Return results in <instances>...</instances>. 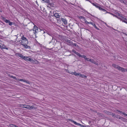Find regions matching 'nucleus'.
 <instances>
[{
    "label": "nucleus",
    "mask_w": 127,
    "mask_h": 127,
    "mask_svg": "<svg viewBox=\"0 0 127 127\" xmlns=\"http://www.w3.org/2000/svg\"><path fill=\"white\" fill-rule=\"evenodd\" d=\"M80 19H84V20L85 19L82 16H81L80 17Z\"/></svg>",
    "instance_id": "nucleus-46"
},
{
    "label": "nucleus",
    "mask_w": 127,
    "mask_h": 127,
    "mask_svg": "<svg viewBox=\"0 0 127 127\" xmlns=\"http://www.w3.org/2000/svg\"><path fill=\"white\" fill-rule=\"evenodd\" d=\"M92 4L93 5L95 6L97 8L99 7V6H100V5L99 4L96 3H93Z\"/></svg>",
    "instance_id": "nucleus-13"
},
{
    "label": "nucleus",
    "mask_w": 127,
    "mask_h": 127,
    "mask_svg": "<svg viewBox=\"0 0 127 127\" xmlns=\"http://www.w3.org/2000/svg\"><path fill=\"white\" fill-rule=\"evenodd\" d=\"M72 52H73V53H74L75 54L77 52H76V51L73 50L72 51Z\"/></svg>",
    "instance_id": "nucleus-42"
},
{
    "label": "nucleus",
    "mask_w": 127,
    "mask_h": 127,
    "mask_svg": "<svg viewBox=\"0 0 127 127\" xmlns=\"http://www.w3.org/2000/svg\"><path fill=\"white\" fill-rule=\"evenodd\" d=\"M84 59L85 60L87 61H88L90 62V61L89 60H90V59L89 58H87L86 57H85V58Z\"/></svg>",
    "instance_id": "nucleus-26"
},
{
    "label": "nucleus",
    "mask_w": 127,
    "mask_h": 127,
    "mask_svg": "<svg viewBox=\"0 0 127 127\" xmlns=\"http://www.w3.org/2000/svg\"><path fill=\"white\" fill-rule=\"evenodd\" d=\"M116 111L117 112H118V114H122V113H123V112L122 111H119V110H116Z\"/></svg>",
    "instance_id": "nucleus-22"
},
{
    "label": "nucleus",
    "mask_w": 127,
    "mask_h": 127,
    "mask_svg": "<svg viewBox=\"0 0 127 127\" xmlns=\"http://www.w3.org/2000/svg\"><path fill=\"white\" fill-rule=\"evenodd\" d=\"M80 76L81 77L83 78V77H87V76L85 75L84 74H81V75H80Z\"/></svg>",
    "instance_id": "nucleus-27"
},
{
    "label": "nucleus",
    "mask_w": 127,
    "mask_h": 127,
    "mask_svg": "<svg viewBox=\"0 0 127 127\" xmlns=\"http://www.w3.org/2000/svg\"><path fill=\"white\" fill-rule=\"evenodd\" d=\"M69 121L74 123V124H75V125H77L78 126H80V127H81V124H80L79 123H77L75 121H73V120L71 119H70Z\"/></svg>",
    "instance_id": "nucleus-6"
},
{
    "label": "nucleus",
    "mask_w": 127,
    "mask_h": 127,
    "mask_svg": "<svg viewBox=\"0 0 127 127\" xmlns=\"http://www.w3.org/2000/svg\"><path fill=\"white\" fill-rule=\"evenodd\" d=\"M127 114H126L125 112H123L122 114L124 115L125 116H126Z\"/></svg>",
    "instance_id": "nucleus-47"
},
{
    "label": "nucleus",
    "mask_w": 127,
    "mask_h": 127,
    "mask_svg": "<svg viewBox=\"0 0 127 127\" xmlns=\"http://www.w3.org/2000/svg\"><path fill=\"white\" fill-rule=\"evenodd\" d=\"M126 116H127V114Z\"/></svg>",
    "instance_id": "nucleus-60"
},
{
    "label": "nucleus",
    "mask_w": 127,
    "mask_h": 127,
    "mask_svg": "<svg viewBox=\"0 0 127 127\" xmlns=\"http://www.w3.org/2000/svg\"><path fill=\"white\" fill-rule=\"evenodd\" d=\"M89 61H90V62L94 64L97 65H98V63L95 62L94 59H90V60Z\"/></svg>",
    "instance_id": "nucleus-12"
},
{
    "label": "nucleus",
    "mask_w": 127,
    "mask_h": 127,
    "mask_svg": "<svg viewBox=\"0 0 127 127\" xmlns=\"http://www.w3.org/2000/svg\"><path fill=\"white\" fill-rule=\"evenodd\" d=\"M75 54H76L77 55L79 56V57H80V56L81 55L80 53H78V52H76Z\"/></svg>",
    "instance_id": "nucleus-39"
},
{
    "label": "nucleus",
    "mask_w": 127,
    "mask_h": 127,
    "mask_svg": "<svg viewBox=\"0 0 127 127\" xmlns=\"http://www.w3.org/2000/svg\"><path fill=\"white\" fill-rule=\"evenodd\" d=\"M73 73L75 75L80 76V75H81V74L79 73H77L75 72Z\"/></svg>",
    "instance_id": "nucleus-19"
},
{
    "label": "nucleus",
    "mask_w": 127,
    "mask_h": 127,
    "mask_svg": "<svg viewBox=\"0 0 127 127\" xmlns=\"http://www.w3.org/2000/svg\"><path fill=\"white\" fill-rule=\"evenodd\" d=\"M117 15L120 16L119 19L121 21H122L123 22H124L126 23L127 24V19L123 17L122 16H120V14L119 13H118L117 14Z\"/></svg>",
    "instance_id": "nucleus-1"
},
{
    "label": "nucleus",
    "mask_w": 127,
    "mask_h": 127,
    "mask_svg": "<svg viewBox=\"0 0 127 127\" xmlns=\"http://www.w3.org/2000/svg\"><path fill=\"white\" fill-rule=\"evenodd\" d=\"M25 56H24L22 55L21 54H20V55L19 57L21 58H22L23 59Z\"/></svg>",
    "instance_id": "nucleus-31"
},
{
    "label": "nucleus",
    "mask_w": 127,
    "mask_h": 127,
    "mask_svg": "<svg viewBox=\"0 0 127 127\" xmlns=\"http://www.w3.org/2000/svg\"><path fill=\"white\" fill-rule=\"evenodd\" d=\"M8 23L9 25L11 26L12 25V22H10L9 21V22Z\"/></svg>",
    "instance_id": "nucleus-44"
},
{
    "label": "nucleus",
    "mask_w": 127,
    "mask_h": 127,
    "mask_svg": "<svg viewBox=\"0 0 127 127\" xmlns=\"http://www.w3.org/2000/svg\"><path fill=\"white\" fill-rule=\"evenodd\" d=\"M29 106L30 105H26V108L27 109H28L29 110Z\"/></svg>",
    "instance_id": "nucleus-35"
},
{
    "label": "nucleus",
    "mask_w": 127,
    "mask_h": 127,
    "mask_svg": "<svg viewBox=\"0 0 127 127\" xmlns=\"http://www.w3.org/2000/svg\"><path fill=\"white\" fill-rule=\"evenodd\" d=\"M10 21L9 20H5V21H4L6 23H8Z\"/></svg>",
    "instance_id": "nucleus-38"
},
{
    "label": "nucleus",
    "mask_w": 127,
    "mask_h": 127,
    "mask_svg": "<svg viewBox=\"0 0 127 127\" xmlns=\"http://www.w3.org/2000/svg\"><path fill=\"white\" fill-rule=\"evenodd\" d=\"M98 8L100 10H101L103 11L106 12H107V11L106 10H105L104 9H103L102 8L100 7V6H99V7H98Z\"/></svg>",
    "instance_id": "nucleus-18"
},
{
    "label": "nucleus",
    "mask_w": 127,
    "mask_h": 127,
    "mask_svg": "<svg viewBox=\"0 0 127 127\" xmlns=\"http://www.w3.org/2000/svg\"><path fill=\"white\" fill-rule=\"evenodd\" d=\"M5 46H1V48L2 49H6V48H5ZM6 49H7V48H6Z\"/></svg>",
    "instance_id": "nucleus-37"
},
{
    "label": "nucleus",
    "mask_w": 127,
    "mask_h": 127,
    "mask_svg": "<svg viewBox=\"0 0 127 127\" xmlns=\"http://www.w3.org/2000/svg\"><path fill=\"white\" fill-rule=\"evenodd\" d=\"M119 70H121L122 72H125L126 70H127V69H125L123 68L120 67Z\"/></svg>",
    "instance_id": "nucleus-14"
},
{
    "label": "nucleus",
    "mask_w": 127,
    "mask_h": 127,
    "mask_svg": "<svg viewBox=\"0 0 127 127\" xmlns=\"http://www.w3.org/2000/svg\"><path fill=\"white\" fill-rule=\"evenodd\" d=\"M19 81L26 82L29 84H30L31 83V82L27 80L23 79H20L19 80Z\"/></svg>",
    "instance_id": "nucleus-7"
},
{
    "label": "nucleus",
    "mask_w": 127,
    "mask_h": 127,
    "mask_svg": "<svg viewBox=\"0 0 127 127\" xmlns=\"http://www.w3.org/2000/svg\"><path fill=\"white\" fill-rule=\"evenodd\" d=\"M73 45H74L75 47H76V46H77V45L76 43H74V44L73 43L72 46H73Z\"/></svg>",
    "instance_id": "nucleus-45"
},
{
    "label": "nucleus",
    "mask_w": 127,
    "mask_h": 127,
    "mask_svg": "<svg viewBox=\"0 0 127 127\" xmlns=\"http://www.w3.org/2000/svg\"><path fill=\"white\" fill-rule=\"evenodd\" d=\"M42 1H44V2L47 3L48 5L52 6H53V4L52 3H50L49 0H42Z\"/></svg>",
    "instance_id": "nucleus-3"
},
{
    "label": "nucleus",
    "mask_w": 127,
    "mask_h": 127,
    "mask_svg": "<svg viewBox=\"0 0 127 127\" xmlns=\"http://www.w3.org/2000/svg\"><path fill=\"white\" fill-rule=\"evenodd\" d=\"M99 115L100 116H101V117H103V115L102 114L99 113Z\"/></svg>",
    "instance_id": "nucleus-49"
},
{
    "label": "nucleus",
    "mask_w": 127,
    "mask_h": 127,
    "mask_svg": "<svg viewBox=\"0 0 127 127\" xmlns=\"http://www.w3.org/2000/svg\"><path fill=\"white\" fill-rule=\"evenodd\" d=\"M112 66L114 68L117 69L119 70L120 66L114 64H112Z\"/></svg>",
    "instance_id": "nucleus-11"
},
{
    "label": "nucleus",
    "mask_w": 127,
    "mask_h": 127,
    "mask_svg": "<svg viewBox=\"0 0 127 127\" xmlns=\"http://www.w3.org/2000/svg\"><path fill=\"white\" fill-rule=\"evenodd\" d=\"M85 126H84L81 125V127H85Z\"/></svg>",
    "instance_id": "nucleus-53"
},
{
    "label": "nucleus",
    "mask_w": 127,
    "mask_h": 127,
    "mask_svg": "<svg viewBox=\"0 0 127 127\" xmlns=\"http://www.w3.org/2000/svg\"><path fill=\"white\" fill-rule=\"evenodd\" d=\"M23 41H24V43H25L26 44H28V41L26 38L25 37L24 35H23L21 37Z\"/></svg>",
    "instance_id": "nucleus-4"
},
{
    "label": "nucleus",
    "mask_w": 127,
    "mask_h": 127,
    "mask_svg": "<svg viewBox=\"0 0 127 127\" xmlns=\"http://www.w3.org/2000/svg\"><path fill=\"white\" fill-rule=\"evenodd\" d=\"M105 24L107 25V24H106V23H105Z\"/></svg>",
    "instance_id": "nucleus-59"
},
{
    "label": "nucleus",
    "mask_w": 127,
    "mask_h": 127,
    "mask_svg": "<svg viewBox=\"0 0 127 127\" xmlns=\"http://www.w3.org/2000/svg\"><path fill=\"white\" fill-rule=\"evenodd\" d=\"M84 21H85V22L86 24H89V22H88L86 20V19H84Z\"/></svg>",
    "instance_id": "nucleus-33"
},
{
    "label": "nucleus",
    "mask_w": 127,
    "mask_h": 127,
    "mask_svg": "<svg viewBox=\"0 0 127 127\" xmlns=\"http://www.w3.org/2000/svg\"><path fill=\"white\" fill-rule=\"evenodd\" d=\"M3 20L4 21H5V20H6V19L5 18L3 17Z\"/></svg>",
    "instance_id": "nucleus-50"
},
{
    "label": "nucleus",
    "mask_w": 127,
    "mask_h": 127,
    "mask_svg": "<svg viewBox=\"0 0 127 127\" xmlns=\"http://www.w3.org/2000/svg\"><path fill=\"white\" fill-rule=\"evenodd\" d=\"M126 71H127V70H126Z\"/></svg>",
    "instance_id": "nucleus-58"
},
{
    "label": "nucleus",
    "mask_w": 127,
    "mask_h": 127,
    "mask_svg": "<svg viewBox=\"0 0 127 127\" xmlns=\"http://www.w3.org/2000/svg\"><path fill=\"white\" fill-rule=\"evenodd\" d=\"M125 4L126 5V6L127 7V2H126Z\"/></svg>",
    "instance_id": "nucleus-51"
},
{
    "label": "nucleus",
    "mask_w": 127,
    "mask_h": 127,
    "mask_svg": "<svg viewBox=\"0 0 127 127\" xmlns=\"http://www.w3.org/2000/svg\"><path fill=\"white\" fill-rule=\"evenodd\" d=\"M89 24H92L93 25H93L94 24L92 22H89Z\"/></svg>",
    "instance_id": "nucleus-43"
},
{
    "label": "nucleus",
    "mask_w": 127,
    "mask_h": 127,
    "mask_svg": "<svg viewBox=\"0 0 127 127\" xmlns=\"http://www.w3.org/2000/svg\"><path fill=\"white\" fill-rule=\"evenodd\" d=\"M86 57V56H85V55H81L79 57H81L85 59V58Z\"/></svg>",
    "instance_id": "nucleus-30"
},
{
    "label": "nucleus",
    "mask_w": 127,
    "mask_h": 127,
    "mask_svg": "<svg viewBox=\"0 0 127 127\" xmlns=\"http://www.w3.org/2000/svg\"><path fill=\"white\" fill-rule=\"evenodd\" d=\"M89 1L90 2H91V3H92V2H91L90 1V0H89Z\"/></svg>",
    "instance_id": "nucleus-54"
},
{
    "label": "nucleus",
    "mask_w": 127,
    "mask_h": 127,
    "mask_svg": "<svg viewBox=\"0 0 127 127\" xmlns=\"http://www.w3.org/2000/svg\"><path fill=\"white\" fill-rule=\"evenodd\" d=\"M66 41L68 42L67 44L70 46H72L73 42L70 40L66 39Z\"/></svg>",
    "instance_id": "nucleus-8"
},
{
    "label": "nucleus",
    "mask_w": 127,
    "mask_h": 127,
    "mask_svg": "<svg viewBox=\"0 0 127 127\" xmlns=\"http://www.w3.org/2000/svg\"><path fill=\"white\" fill-rule=\"evenodd\" d=\"M106 13H107V12H106ZM107 13L110 14H111L112 15L114 16L115 17H116L117 18H118L119 19V18H120V17H118L117 16H116V15H114L113 13H110V12H107Z\"/></svg>",
    "instance_id": "nucleus-20"
},
{
    "label": "nucleus",
    "mask_w": 127,
    "mask_h": 127,
    "mask_svg": "<svg viewBox=\"0 0 127 127\" xmlns=\"http://www.w3.org/2000/svg\"><path fill=\"white\" fill-rule=\"evenodd\" d=\"M120 2H121L123 3L124 4H125V3L126 2L125 1H124L123 0H119Z\"/></svg>",
    "instance_id": "nucleus-36"
},
{
    "label": "nucleus",
    "mask_w": 127,
    "mask_h": 127,
    "mask_svg": "<svg viewBox=\"0 0 127 127\" xmlns=\"http://www.w3.org/2000/svg\"><path fill=\"white\" fill-rule=\"evenodd\" d=\"M47 7H49V6H47Z\"/></svg>",
    "instance_id": "nucleus-57"
},
{
    "label": "nucleus",
    "mask_w": 127,
    "mask_h": 127,
    "mask_svg": "<svg viewBox=\"0 0 127 127\" xmlns=\"http://www.w3.org/2000/svg\"><path fill=\"white\" fill-rule=\"evenodd\" d=\"M86 0L87 1H89V0Z\"/></svg>",
    "instance_id": "nucleus-55"
},
{
    "label": "nucleus",
    "mask_w": 127,
    "mask_h": 127,
    "mask_svg": "<svg viewBox=\"0 0 127 127\" xmlns=\"http://www.w3.org/2000/svg\"><path fill=\"white\" fill-rule=\"evenodd\" d=\"M125 35H126L127 36V34H125Z\"/></svg>",
    "instance_id": "nucleus-56"
},
{
    "label": "nucleus",
    "mask_w": 127,
    "mask_h": 127,
    "mask_svg": "<svg viewBox=\"0 0 127 127\" xmlns=\"http://www.w3.org/2000/svg\"><path fill=\"white\" fill-rule=\"evenodd\" d=\"M23 59L26 61H30L31 60V59L29 58L28 57L25 56Z\"/></svg>",
    "instance_id": "nucleus-15"
},
{
    "label": "nucleus",
    "mask_w": 127,
    "mask_h": 127,
    "mask_svg": "<svg viewBox=\"0 0 127 127\" xmlns=\"http://www.w3.org/2000/svg\"><path fill=\"white\" fill-rule=\"evenodd\" d=\"M93 26L97 30H99V29L96 26L95 24H94Z\"/></svg>",
    "instance_id": "nucleus-29"
},
{
    "label": "nucleus",
    "mask_w": 127,
    "mask_h": 127,
    "mask_svg": "<svg viewBox=\"0 0 127 127\" xmlns=\"http://www.w3.org/2000/svg\"><path fill=\"white\" fill-rule=\"evenodd\" d=\"M123 118L124 117L121 116H120L118 115V114H117L115 118H116L118 119H120L121 121H122Z\"/></svg>",
    "instance_id": "nucleus-10"
},
{
    "label": "nucleus",
    "mask_w": 127,
    "mask_h": 127,
    "mask_svg": "<svg viewBox=\"0 0 127 127\" xmlns=\"http://www.w3.org/2000/svg\"><path fill=\"white\" fill-rule=\"evenodd\" d=\"M10 77H11V78H13L14 79H16V78L15 77H14V76H10Z\"/></svg>",
    "instance_id": "nucleus-41"
},
{
    "label": "nucleus",
    "mask_w": 127,
    "mask_h": 127,
    "mask_svg": "<svg viewBox=\"0 0 127 127\" xmlns=\"http://www.w3.org/2000/svg\"><path fill=\"white\" fill-rule=\"evenodd\" d=\"M26 105L22 104L21 105V107L23 108H25Z\"/></svg>",
    "instance_id": "nucleus-25"
},
{
    "label": "nucleus",
    "mask_w": 127,
    "mask_h": 127,
    "mask_svg": "<svg viewBox=\"0 0 127 127\" xmlns=\"http://www.w3.org/2000/svg\"><path fill=\"white\" fill-rule=\"evenodd\" d=\"M33 30L34 31V33H35L37 32L38 31V28L35 25L34 26L33 29Z\"/></svg>",
    "instance_id": "nucleus-9"
},
{
    "label": "nucleus",
    "mask_w": 127,
    "mask_h": 127,
    "mask_svg": "<svg viewBox=\"0 0 127 127\" xmlns=\"http://www.w3.org/2000/svg\"><path fill=\"white\" fill-rule=\"evenodd\" d=\"M54 16L57 18H59L60 17L59 14L58 13H56L54 14Z\"/></svg>",
    "instance_id": "nucleus-17"
},
{
    "label": "nucleus",
    "mask_w": 127,
    "mask_h": 127,
    "mask_svg": "<svg viewBox=\"0 0 127 127\" xmlns=\"http://www.w3.org/2000/svg\"><path fill=\"white\" fill-rule=\"evenodd\" d=\"M122 121H123L124 122L127 123V119L125 118H123Z\"/></svg>",
    "instance_id": "nucleus-23"
},
{
    "label": "nucleus",
    "mask_w": 127,
    "mask_h": 127,
    "mask_svg": "<svg viewBox=\"0 0 127 127\" xmlns=\"http://www.w3.org/2000/svg\"><path fill=\"white\" fill-rule=\"evenodd\" d=\"M35 2L36 3V4L38 5V6L39 5H38V2H37V1H35Z\"/></svg>",
    "instance_id": "nucleus-52"
},
{
    "label": "nucleus",
    "mask_w": 127,
    "mask_h": 127,
    "mask_svg": "<svg viewBox=\"0 0 127 127\" xmlns=\"http://www.w3.org/2000/svg\"><path fill=\"white\" fill-rule=\"evenodd\" d=\"M116 115L114 113H112L111 115H112L113 117L115 118Z\"/></svg>",
    "instance_id": "nucleus-28"
},
{
    "label": "nucleus",
    "mask_w": 127,
    "mask_h": 127,
    "mask_svg": "<svg viewBox=\"0 0 127 127\" xmlns=\"http://www.w3.org/2000/svg\"><path fill=\"white\" fill-rule=\"evenodd\" d=\"M84 21H85V22L86 24H89V22H88L86 20V19H84Z\"/></svg>",
    "instance_id": "nucleus-34"
},
{
    "label": "nucleus",
    "mask_w": 127,
    "mask_h": 127,
    "mask_svg": "<svg viewBox=\"0 0 127 127\" xmlns=\"http://www.w3.org/2000/svg\"><path fill=\"white\" fill-rule=\"evenodd\" d=\"M21 44L23 45L26 49H30V47L29 46L27 45L28 44H26L25 43H24L23 41H21Z\"/></svg>",
    "instance_id": "nucleus-2"
},
{
    "label": "nucleus",
    "mask_w": 127,
    "mask_h": 127,
    "mask_svg": "<svg viewBox=\"0 0 127 127\" xmlns=\"http://www.w3.org/2000/svg\"><path fill=\"white\" fill-rule=\"evenodd\" d=\"M108 115H111L112 113L107 111H104Z\"/></svg>",
    "instance_id": "nucleus-21"
},
{
    "label": "nucleus",
    "mask_w": 127,
    "mask_h": 127,
    "mask_svg": "<svg viewBox=\"0 0 127 127\" xmlns=\"http://www.w3.org/2000/svg\"><path fill=\"white\" fill-rule=\"evenodd\" d=\"M34 108V106H31L30 105L29 110H31L33 109Z\"/></svg>",
    "instance_id": "nucleus-24"
},
{
    "label": "nucleus",
    "mask_w": 127,
    "mask_h": 127,
    "mask_svg": "<svg viewBox=\"0 0 127 127\" xmlns=\"http://www.w3.org/2000/svg\"><path fill=\"white\" fill-rule=\"evenodd\" d=\"M20 54H20L19 53H16L15 54V55L17 56H18L19 57L20 55Z\"/></svg>",
    "instance_id": "nucleus-40"
},
{
    "label": "nucleus",
    "mask_w": 127,
    "mask_h": 127,
    "mask_svg": "<svg viewBox=\"0 0 127 127\" xmlns=\"http://www.w3.org/2000/svg\"><path fill=\"white\" fill-rule=\"evenodd\" d=\"M83 11H84L85 12H88L87 11H86V10L85 9H83V8H82L81 9Z\"/></svg>",
    "instance_id": "nucleus-48"
},
{
    "label": "nucleus",
    "mask_w": 127,
    "mask_h": 127,
    "mask_svg": "<svg viewBox=\"0 0 127 127\" xmlns=\"http://www.w3.org/2000/svg\"><path fill=\"white\" fill-rule=\"evenodd\" d=\"M61 20L64 23V24H67L66 20V19L64 18H62Z\"/></svg>",
    "instance_id": "nucleus-16"
},
{
    "label": "nucleus",
    "mask_w": 127,
    "mask_h": 127,
    "mask_svg": "<svg viewBox=\"0 0 127 127\" xmlns=\"http://www.w3.org/2000/svg\"><path fill=\"white\" fill-rule=\"evenodd\" d=\"M30 61L33 64H38L39 63V62L37 60H33L32 59H31V60Z\"/></svg>",
    "instance_id": "nucleus-5"
},
{
    "label": "nucleus",
    "mask_w": 127,
    "mask_h": 127,
    "mask_svg": "<svg viewBox=\"0 0 127 127\" xmlns=\"http://www.w3.org/2000/svg\"><path fill=\"white\" fill-rule=\"evenodd\" d=\"M11 127H19L17 126L14 125H11Z\"/></svg>",
    "instance_id": "nucleus-32"
}]
</instances>
